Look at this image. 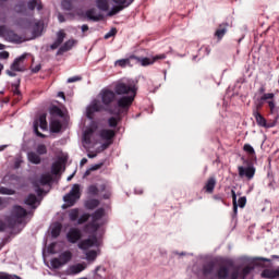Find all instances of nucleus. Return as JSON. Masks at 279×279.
<instances>
[{
	"instance_id": "obj_1",
	"label": "nucleus",
	"mask_w": 279,
	"mask_h": 279,
	"mask_svg": "<svg viewBox=\"0 0 279 279\" xmlns=\"http://www.w3.org/2000/svg\"><path fill=\"white\" fill-rule=\"evenodd\" d=\"M31 213L23 206L15 205L12 207L11 215L8 217L7 222L9 228H16V226H27V215Z\"/></svg>"
},
{
	"instance_id": "obj_2",
	"label": "nucleus",
	"mask_w": 279,
	"mask_h": 279,
	"mask_svg": "<svg viewBox=\"0 0 279 279\" xmlns=\"http://www.w3.org/2000/svg\"><path fill=\"white\" fill-rule=\"evenodd\" d=\"M134 99H136V96L134 95L122 96L117 100L116 107L108 108L107 112H109V114H114V117L128 114V112H130V108H132V104H134Z\"/></svg>"
},
{
	"instance_id": "obj_3",
	"label": "nucleus",
	"mask_w": 279,
	"mask_h": 279,
	"mask_svg": "<svg viewBox=\"0 0 279 279\" xmlns=\"http://www.w3.org/2000/svg\"><path fill=\"white\" fill-rule=\"evenodd\" d=\"M275 97H276L275 93H268L255 99V108H256L255 112H258V110H262L265 104H267L270 110V114H275L276 112V100H274Z\"/></svg>"
},
{
	"instance_id": "obj_4",
	"label": "nucleus",
	"mask_w": 279,
	"mask_h": 279,
	"mask_svg": "<svg viewBox=\"0 0 279 279\" xmlns=\"http://www.w3.org/2000/svg\"><path fill=\"white\" fill-rule=\"evenodd\" d=\"M17 25H20V27H23L24 29L32 28L33 36H40V34H43V24H40V22H36L29 19H20L17 21Z\"/></svg>"
},
{
	"instance_id": "obj_5",
	"label": "nucleus",
	"mask_w": 279,
	"mask_h": 279,
	"mask_svg": "<svg viewBox=\"0 0 279 279\" xmlns=\"http://www.w3.org/2000/svg\"><path fill=\"white\" fill-rule=\"evenodd\" d=\"M136 85L132 83L119 82L114 86V93H117L118 95H134V97H136Z\"/></svg>"
},
{
	"instance_id": "obj_6",
	"label": "nucleus",
	"mask_w": 279,
	"mask_h": 279,
	"mask_svg": "<svg viewBox=\"0 0 279 279\" xmlns=\"http://www.w3.org/2000/svg\"><path fill=\"white\" fill-rule=\"evenodd\" d=\"M71 258H73V253L71 251H64L58 257L51 259V267L53 269H60V267H64L68 263H70Z\"/></svg>"
},
{
	"instance_id": "obj_7",
	"label": "nucleus",
	"mask_w": 279,
	"mask_h": 279,
	"mask_svg": "<svg viewBox=\"0 0 279 279\" xmlns=\"http://www.w3.org/2000/svg\"><path fill=\"white\" fill-rule=\"evenodd\" d=\"M38 128H40V130L47 131L48 124H47V113H43L39 116L38 120L34 121L33 124V130L34 133L36 134V136H38L39 138H46V134H43Z\"/></svg>"
},
{
	"instance_id": "obj_8",
	"label": "nucleus",
	"mask_w": 279,
	"mask_h": 279,
	"mask_svg": "<svg viewBox=\"0 0 279 279\" xmlns=\"http://www.w3.org/2000/svg\"><path fill=\"white\" fill-rule=\"evenodd\" d=\"M0 36L1 38H4V40H8V43H23V39L19 34L5 26H0Z\"/></svg>"
},
{
	"instance_id": "obj_9",
	"label": "nucleus",
	"mask_w": 279,
	"mask_h": 279,
	"mask_svg": "<svg viewBox=\"0 0 279 279\" xmlns=\"http://www.w3.org/2000/svg\"><path fill=\"white\" fill-rule=\"evenodd\" d=\"M167 58V54L161 53V54H157L153 58H141V57H136V56H131L130 59L131 60H136V62H140V64L142 66H151V64H154L155 62H158V60H165Z\"/></svg>"
},
{
	"instance_id": "obj_10",
	"label": "nucleus",
	"mask_w": 279,
	"mask_h": 279,
	"mask_svg": "<svg viewBox=\"0 0 279 279\" xmlns=\"http://www.w3.org/2000/svg\"><path fill=\"white\" fill-rule=\"evenodd\" d=\"M253 117L255 118V121L257 125H259V128H266V129L276 128V123H278V119H279V116H276L274 121L267 122V119H265V117H263V114H260V112L258 111H254Z\"/></svg>"
},
{
	"instance_id": "obj_11",
	"label": "nucleus",
	"mask_w": 279,
	"mask_h": 279,
	"mask_svg": "<svg viewBox=\"0 0 279 279\" xmlns=\"http://www.w3.org/2000/svg\"><path fill=\"white\" fill-rule=\"evenodd\" d=\"M113 3H116V7H113L109 12L108 16H114L119 14V12H123L125 8H130L132 3H134V0H112Z\"/></svg>"
},
{
	"instance_id": "obj_12",
	"label": "nucleus",
	"mask_w": 279,
	"mask_h": 279,
	"mask_svg": "<svg viewBox=\"0 0 279 279\" xmlns=\"http://www.w3.org/2000/svg\"><path fill=\"white\" fill-rule=\"evenodd\" d=\"M81 193H80V184H74L70 193H68L63 197V202H65L69 206H75V202L80 199Z\"/></svg>"
},
{
	"instance_id": "obj_13",
	"label": "nucleus",
	"mask_w": 279,
	"mask_h": 279,
	"mask_svg": "<svg viewBox=\"0 0 279 279\" xmlns=\"http://www.w3.org/2000/svg\"><path fill=\"white\" fill-rule=\"evenodd\" d=\"M100 97L104 106H106V110H108V108H112L110 106L116 101L117 94L112 89H102L100 92Z\"/></svg>"
},
{
	"instance_id": "obj_14",
	"label": "nucleus",
	"mask_w": 279,
	"mask_h": 279,
	"mask_svg": "<svg viewBox=\"0 0 279 279\" xmlns=\"http://www.w3.org/2000/svg\"><path fill=\"white\" fill-rule=\"evenodd\" d=\"M238 171L240 178H246L247 180H253L254 175H256V168L252 163H248L246 168L243 166H239Z\"/></svg>"
},
{
	"instance_id": "obj_15",
	"label": "nucleus",
	"mask_w": 279,
	"mask_h": 279,
	"mask_svg": "<svg viewBox=\"0 0 279 279\" xmlns=\"http://www.w3.org/2000/svg\"><path fill=\"white\" fill-rule=\"evenodd\" d=\"M66 239L69 243H77L82 240V231L78 228H71L66 233Z\"/></svg>"
},
{
	"instance_id": "obj_16",
	"label": "nucleus",
	"mask_w": 279,
	"mask_h": 279,
	"mask_svg": "<svg viewBox=\"0 0 279 279\" xmlns=\"http://www.w3.org/2000/svg\"><path fill=\"white\" fill-rule=\"evenodd\" d=\"M104 110V106L99 104V101H94L86 110L87 119H94L95 112H101Z\"/></svg>"
},
{
	"instance_id": "obj_17",
	"label": "nucleus",
	"mask_w": 279,
	"mask_h": 279,
	"mask_svg": "<svg viewBox=\"0 0 279 279\" xmlns=\"http://www.w3.org/2000/svg\"><path fill=\"white\" fill-rule=\"evenodd\" d=\"M97 245V236H92L85 240H82L78 243V250H83L86 252V250H90V247H95Z\"/></svg>"
},
{
	"instance_id": "obj_18",
	"label": "nucleus",
	"mask_w": 279,
	"mask_h": 279,
	"mask_svg": "<svg viewBox=\"0 0 279 279\" xmlns=\"http://www.w3.org/2000/svg\"><path fill=\"white\" fill-rule=\"evenodd\" d=\"M25 58H27V54H22L21 57L16 58L14 62L11 64V71H25V66L23 65V62H25Z\"/></svg>"
},
{
	"instance_id": "obj_19",
	"label": "nucleus",
	"mask_w": 279,
	"mask_h": 279,
	"mask_svg": "<svg viewBox=\"0 0 279 279\" xmlns=\"http://www.w3.org/2000/svg\"><path fill=\"white\" fill-rule=\"evenodd\" d=\"M26 8H27L28 15L31 14V12L32 14H34V10H37L38 12H40V10H43V1L31 0L27 2Z\"/></svg>"
},
{
	"instance_id": "obj_20",
	"label": "nucleus",
	"mask_w": 279,
	"mask_h": 279,
	"mask_svg": "<svg viewBox=\"0 0 279 279\" xmlns=\"http://www.w3.org/2000/svg\"><path fill=\"white\" fill-rule=\"evenodd\" d=\"M96 14H97V9H95V8H92L85 12V15L87 16V19L89 21H94L95 23H97L99 21H104L102 14H98V15H96Z\"/></svg>"
},
{
	"instance_id": "obj_21",
	"label": "nucleus",
	"mask_w": 279,
	"mask_h": 279,
	"mask_svg": "<svg viewBox=\"0 0 279 279\" xmlns=\"http://www.w3.org/2000/svg\"><path fill=\"white\" fill-rule=\"evenodd\" d=\"M64 38H66V33H64L63 29L59 31L57 33V39L54 40V43L50 46V49L56 50L58 49V47H60V45H62V43H64Z\"/></svg>"
},
{
	"instance_id": "obj_22",
	"label": "nucleus",
	"mask_w": 279,
	"mask_h": 279,
	"mask_svg": "<svg viewBox=\"0 0 279 279\" xmlns=\"http://www.w3.org/2000/svg\"><path fill=\"white\" fill-rule=\"evenodd\" d=\"M75 46V39H70L65 41L57 51V56H62V53H66V51H71Z\"/></svg>"
},
{
	"instance_id": "obj_23",
	"label": "nucleus",
	"mask_w": 279,
	"mask_h": 279,
	"mask_svg": "<svg viewBox=\"0 0 279 279\" xmlns=\"http://www.w3.org/2000/svg\"><path fill=\"white\" fill-rule=\"evenodd\" d=\"M114 136H117L114 130L102 129L100 131V138H102V141L112 142V138H114Z\"/></svg>"
},
{
	"instance_id": "obj_24",
	"label": "nucleus",
	"mask_w": 279,
	"mask_h": 279,
	"mask_svg": "<svg viewBox=\"0 0 279 279\" xmlns=\"http://www.w3.org/2000/svg\"><path fill=\"white\" fill-rule=\"evenodd\" d=\"M243 151H245V154H247L251 162H256V160H257L256 150H254V147L252 145L244 144Z\"/></svg>"
},
{
	"instance_id": "obj_25",
	"label": "nucleus",
	"mask_w": 279,
	"mask_h": 279,
	"mask_svg": "<svg viewBox=\"0 0 279 279\" xmlns=\"http://www.w3.org/2000/svg\"><path fill=\"white\" fill-rule=\"evenodd\" d=\"M226 34H228V23H222L216 29L215 36L218 40H221Z\"/></svg>"
},
{
	"instance_id": "obj_26",
	"label": "nucleus",
	"mask_w": 279,
	"mask_h": 279,
	"mask_svg": "<svg viewBox=\"0 0 279 279\" xmlns=\"http://www.w3.org/2000/svg\"><path fill=\"white\" fill-rule=\"evenodd\" d=\"M215 186H217V179H215V177H210L204 186L205 193H215Z\"/></svg>"
},
{
	"instance_id": "obj_27",
	"label": "nucleus",
	"mask_w": 279,
	"mask_h": 279,
	"mask_svg": "<svg viewBox=\"0 0 279 279\" xmlns=\"http://www.w3.org/2000/svg\"><path fill=\"white\" fill-rule=\"evenodd\" d=\"M24 204H26V206H31V208H33V210H36V208H38V197H36V194H29L25 201Z\"/></svg>"
},
{
	"instance_id": "obj_28",
	"label": "nucleus",
	"mask_w": 279,
	"mask_h": 279,
	"mask_svg": "<svg viewBox=\"0 0 279 279\" xmlns=\"http://www.w3.org/2000/svg\"><path fill=\"white\" fill-rule=\"evenodd\" d=\"M27 159L32 162V165H40L43 159L38 153L29 151L27 154Z\"/></svg>"
},
{
	"instance_id": "obj_29",
	"label": "nucleus",
	"mask_w": 279,
	"mask_h": 279,
	"mask_svg": "<svg viewBox=\"0 0 279 279\" xmlns=\"http://www.w3.org/2000/svg\"><path fill=\"white\" fill-rule=\"evenodd\" d=\"M15 12L17 14H24L25 16H29V12L27 11V3L20 2L15 5Z\"/></svg>"
},
{
	"instance_id": "obj_30",
	"label": "nucleus",
	"mask_w": 279,
	"mask_h": 279,
	"mask_svg": "<svg viewBox=\"0 0 279 279\" xmlns=\"http://www.w3.org/2000/svg\"><path fill=\"white\" fill-rule=\"evenodd\" d=\"M93 134H95V130H93L92 128L85 130L83 134V141L86 145H90L93 143L92 142Z\"/></svg>"
},
{
	"instance_id": "obj_31",
	"label": "nucleus",
	"mask_w": 279,
	"mask_h": 279,
	"mask_svg": "<svg viewBox=\"0 0 279 279\" xmlns=\"http://www.w3.org/2000/svg\"><path fill=\"white\" fill-rule=\"evenodd\" d=\"M219 279H227L230 276V269L227 266H220L217 270Z\"/></svg>"
},
{
	"instance_id": "obj_32",
	"label": "nucleus",
	"mask_w": 279,
	"mask_h": 279,
	"mask_svg": "<svg viewBox=\"0 0 279 279\" xmlns=\"http://www.w3.org/2000/svg\"><path fill=\"white\" fill-rule=\"evenodd\" d=\"M215 271V263L208 262L203 266V276H210Z\"/></svg>"
},
{
	"instance_id": "obj_33",
	"label": "nucleus",
	"mask_w": 279,
	"mask_h": 279,
	"mask_svg": "<svg viewBox=\"0 0 279 279\" xmlns=\"http://www.w3.org/2000/svg\"><path fill=\"white\" fill-rule=\"evenodd\" d=\"M60 130H62V123L60 122V120H53L50 122V131L53 134H58Z\"/></svg>"
},
{
	"instance_id": "obj_34",
	"label": "nucleus",
	"mask_w": 279,
	"mask_h": 279,
	"mask_svg": "<svg viewBox=\"0 0 279 279\" xmlns=\"http://www.w3.org/2000/svg\"><path fill=\"white\" fill-rule=\"evenodd\" d=\"M84 269H86V264H76V265H73L70 267V271L74 276L77 274H82V271H84Z\"/></svg>"
},
{
	"instance_id": "obj_35",
	"label": "nucleus",
	"mask_w": 279,
	"mask_h": 279,
	"mask_svg": "<svg viewBox=\"0 0 279 279\" xmlns=\"http://www.w3.org/2000/svg\"><path fill=\"white\" fill-rule=\"evenodd\" d=\"M96 5L98 10H101V12H108V10L110 9L108 0H96Z\"/></svg>"
},
{
	"instance_id": "obj_36",
	"label": "nucleus",
	"mask_w": 279,
	"mask_h": 279,
	"mask_svg": "<svg viewBox=\"0 0 279 279\" xmlns=\"http://www.w3.org/2000/svg\"><path fill=\"white\" fill-rule=\"evenodd\" d=\"M62 232V225L56 223L51 229V236L53 239H58L60 236V233Z\"/></svg>"
},
{
	"instance_id": "obj_37",
	"label": "nucleus",
	"mask_w": 279,
	"mask_h": 279,
	"mask_svg": "<svg viewBox=\"0 0 279 279\" xmlns=\"http://www.w3.org/2000/svg\"><path fill=\"white\" fill-rule=\"evenodd\" d=\"M62 171V161H56L51 166L52 175H58Z\"/></svg>"
},
{
	"instance_id": "obj_38",
	"label": "nucleus",
	"mask_w": 279,
	"mask_h": 279,
	"mask_svg": "<svg viewBox=\"0 0 279 279\" xmlns=\"http://www.w3.org/2000/svg\"><path fill=\"white\" fill-rule=\"evenodd\" d=\"M106 215V209L104 208H98L93 215L92 219L94 221H99V219H102V217Z\"/></svg>"
},
{
	"instance_id": "obj_39",
	"label": "nucleus",
	"mask_w": 279,
	"mask_h": 279,
	"mask_svg": "<svg viewBox=\"0 0 279 279\" xmlns=\"http://www.w3.org/2000/svg\"><path fill=\"white\" fill-rule=\"evenodd\" d=\"M97 206H99V199L93 198L85 203V208H87L88 210H95Z\"/></svg>"
},
{
	"instance_id": "obj_40",
	"label": "nucleus",
	"mask_w": 279,
	"mask_h": 279,
	"mask_svg": "<svg viewBox=\"0 0 279 279\" xmlns=\"http://www.w3.org/2000/svg\"><path fill=\"white\" fill-rule=\"evenodd\" d=\"M120 121H121V116L111 117L108 119V125L109 128H117Z\"/></svg>"
},
{
	"instance_id": "obj_41",
	"label": "nucleus",
	"mask_w": 279,
	"mask_h": 279,
	"mask_svg": "<svg viewBox=\"0 0 279 279\" xmlns=\"http://www.w3.org/2000/svg\"><path fill=\"white\" fill-rule=\"evenodd\" d=\"M51 180H53L51 174H43L39 179V184H41V186H47V184L51 183Z\"/></svg>"
},
{
	"instance_id": "obj_42",
	"label": "nucleus",
	"mask_w": 279,
	"mask_h": 279,
	"mask_svg": "<svg viewBox=\"0 0 279 279\" xmlns=\"http://www.w3.org/2000/svg\"><path fill=\"white\" fill-rule=\"evenodd\" d=\"M99 271H102V274H106V268H104L101 266H97L94 270L93 279H104V275H101Z\"/></svg>"
},
{
	"instance_id": "obj_43",
	"label": "nucleus",
	"mask_w": 279,
	"mask_h": 279,
	"mask_svg": "<svg viewBox=\"0 0 279 279\" xmlns=\"http://www.w3.org/2000/svg\"><path fill=\"white\" fill-rule=\"evenodd\" d=\"M50 114L52 117H64V113L62 112V109H60V107H58V106H52L50 108Z\"/></svg>"
},
{
	"instance_id": "obj_44",
	"label": "nucleus",
	"mask_w": 279,
	"mask_h": 279,
	"mask_svg": "<svg viewBox=\"0 0 279 279\" xmlns=\"http://www.w3.org/2000/svg\"><path fill=\"white\" fill-rule=\"evenodd\" d=\"M69 217L71 221H77L80 217V209L74 208L69 211Z\"/></svg>"
},
{
	"instance_id": "obj_45",
	"label": "nucleus",
	"mask_w": 279,
	"mask_h": 279,
	"mask_svg": "<svg viewBox=\"0 0 279 279\" xmlns=\"http://www.w3.org/2000/svg\"><path fill=\"white\" fill-rule=\"evenodd\" d=\"M62 9L71 12L73 10V1L72 0H62L61 2Z\"/></svg>"
},
{
	"instance_id": "obj_46",
	"label": "nucleus",
	"mask_w": 279,
	"mask_h": 279,
	"mask_svg": "<svg viewBox=\"0 0 279 279\" xmlns=\"http://www.w3.org/2000/svg\"><path fill=\"white\" fill-rule=\"evenodd\" d=\"M130 60H132L131 58L129 59H120L117 60L114 65L116 66H121V69H125V66H128L130 64Z\"/></svg>"
},
{
	"instance_id": "obj_47",
	"label": "nucleus",
	"mask_w": 279,
	"mask_h": 279,
	"mask_svg": "<svg viewBox=\"0 0 279 279\" xmlns=\"http://www.w3.org/2000/svg\"><path fill=\"white\" fill-rule=\"evenodd\" d=\"M11 88H12L13 95H16L17 99H21V89H20L21 88V84L20 83L12 84Z\"/></svg>"
},
{
	"instance_id": "obj_48",
	"label": "nucleus",
	"mask_w": 279,
	"mask_h": 279,
	"mask_svg": "<svg viewBox=\"0 0 279 279\" xmlns=\"http://www.w3.org/2000/svg\"><path fill=\"white\" fill-rule=\"evenodd\" d=\"M252 271H254V267L253 266H246L242 269L241 271V276L243 279L247 278V276H250V274H252Z\"/></svg>"
},
{
	"instance_id": "obj_49",
	"label": "nucleus",
	"mask_w": 279,
	"mask_h": 279,
	"mask_svg": "<svg viewBox=\"0 0 279 279\" xmlns=\"http://www.w3.org/2000/svg\"><path fill=\"white\" fill-rule=\"evenodd\" d=\"M232 201H233V213L236 215L239 213V205L236 204V192L234 190L231 191Z\"/></svg>"
},
{
	"instance_id": "obj_50",
	"label": "nucleus",
	"mask_w": 279,
	"mask_h": 279,
	"mask_svg": "<svg viewBox=\"0 0 279 279\" xmlns=\"http://www.w3.org/2000/svg\"><path fill=\"white\" fill-rule=\"evenodd\" d=\"M86 260H96L97 259V251L95 250H92V251H88L86 254Z\"/></svg>"
},
{
	"instance_id": "obj_51",
	"label": "nucleus",
	"mask_w": 279,
	"mask_h": 279,
	"mask_svg": "<svg viewBox=\"0 0 279 279\" xmlns=\"http://www.w3.org/2000/svg\"><path fill=\"white\" fill-rule=\"evenodd\" d=\"M100 189L101 191H105V194L102 195L104 199H110V197H112V191L106 190V184H102Z\"/></svg>"
},
{
	"instance_id": "obj_52",
	"label": "nucleus",
	"mask_w": 279,
	"mask_h": 279,
	"mask_svg": "<svg viewBox=\"0 0 279 279\" xmlns=\"http://www.w3.org/2000/svg\"><path fill=\"white\" fill-rule=\"evenodd\" d=\"M36 151L39 156H45V154H47V146L45 144H39Z\"/></svg>"
},
{
	"instance_id": "obj_53",
	"label": "nucleus",
	"mask_w": 279,
	"mask_h": 279,
	"mask_svg": "<svg viewBox=\"0 0 279 279\" xmlns=\"http://www.w3.org/2000/svg\"><path fill=\"white\" fill-rule=\"evenodd\" d=\"M14 190L4 186L0 187V195H14Z\"/></svg>"
},
{
	"instance_id": "obj_54",
	"label": "nucleus",
	"mask_w": 279,
	"mask_h": 279,
	"mask_svg": "<svg viewBox=\"0 0 279 279\" xmlns=\"http://www.w3.org/2000/svg\"><path fill=\"white\" fill-rule=\"evenodd\" d=\"M88 228H90L93 230V232H97V230H99V228H101V225H99V222H97V220H92V222L88 225Z\"/></svg>"
},
{
	"instance_id": "obj_55",
	"label": "nucleus",
	"mask_w": 279,
	"mask_h": 279,
	"mask_svg": "<svg viewBox=\"0 0 279 279\" xmlns=\"http://www.w3.org/2000/svg\"><path fill=\"white\" fill-rule=\"evenodd\" d=\"M88 194L89 195H99V187H97V185H89Z\"/></svg>"
},
{
	"instance_id": "obj_56",
	"label": "nucleus",
	"mask_w": 279,
	"mask_h": 279,
	"mask_svg": "<svg viewBox=\"0 0 279 279\" xmlns=\"http://www.w3.org/2000/svg\"><path fill=\"white\" fill-rule=\"evenodd\" d=\"M88 219H90V215L89 214H84L82 215L78 220H77V223L80 226H82V223H86V221H88Z\"/></svg>"
},
{
	"instance_id": "obj_57",
	"label": "nucleus",
	"mask_w": 279,
	"mask_h": 279,
	"mask_svg": "<svg viewBox=\"0 0 279 279\" xmlns=\"http://www.w3.org/2000/svg\"><path fill=\"white\" fill-rule=\"evenodd\" d=\"M238 204L240 208H245V204H247V198L245 196L240 197Z\"/></svg>"
},
{
	"instance_id": "obj_58",
	"label": "nucleus",
	"mask_w": 279,
	"mask_h": 279,
	"mask_svg": "<svg viewBox=\"0 0 279 279\" xmlns=\"http://www.w3.org/2000/svg\"><path fill=\"white\" fill-rule=\"evenodd\" d=\"M112 36H117V28H112L109 33L105 35V40L112 38Z\"/></svg>"
},
{
	"instance_id": "obj_59",
	"label": "nucleus",
	"mask_w": 279,
	"mask_h": 279,
	"mask_svg": "<svg viewBox=\"0 0 279 279\" xmlns=\"http://www.w3.org/2000/svg\"><path fill=\"white\" fill-rule=\"evenodd\" d=\"M82 76H72L68 78V84H73L74 82H81Z\"/></svg>"
},
{
	"instance_id": "obj_60",
	"label": "nucleus",
	"mask_w": 279,
	"mask_h": 279,
	"mask_svg": "<svg viewBox=\"0 0 279 279\" xmlns=\"http://www.w3.org/2000/svg\"><path fill=\"white\" fill-rule=\"evenodd\" d=\"M101 167H104V162L96 163L90 167V171H99V169H101Z\"/></svg>"
},
{
	"instance_id": "obj_61",
	"label": "nucleus",
	"mask_w": 279,
	"mask_h": 279,
	"mask_svg": "<svg viewBox=\"0 0 279 279\" xmlns=\"http://www.w3.org/2000/svg\"><path fill=\"white\" fill-rule=\"evenodd\" d=\"M8 58H10V52L8 51L0 52V60H8Z\"/></svg>"
},
{
	"instance_id": "obj_62",
	"label": "nucleus",
	"mask_w": 279,
	"mask_h": 279,
	"mask_svg": "<svg viewBox=\"0 0 279 279\" xmlns=\"http://www.w3.org/2000/svg\"><path fill=\"white\" fill-rule=\"evenodd\" d=\"M35 187H36V193H37L38 197H40V195H43V193H45V190H43V187H40L37 183H35Z\"/></svg>"
},
{
	"instance_id": "obj_63",
	"label": "nucleus",
	"mask_w": 279,
	"mask_h": 279,
	"mask_svg": "<svg viewBox=\"0 0 279 279\" xmlns=\"http://www.w3.org/2000/svg\"><path fill=\"white\" fill-rule=\"evenodd\" d=\"M40 69H43V65L37 64L31 69L32 73H39Z\"/></svg>"
},
{
	"instance_id": "obj_64",
	"label": "nucleus",
	"mask_w": 279,
	"mask_h": 279,
	"mask_svg": "<svg viewBox=\"0 0 279 279\" xmlns=\"http://www.w3.org/2000/svg\"><path fill=\"white\" fill-rule=\"evenodd\" d=\"M231 279H239V270H234V271L231 274Z\"/></svg>"
}]
</instances>
